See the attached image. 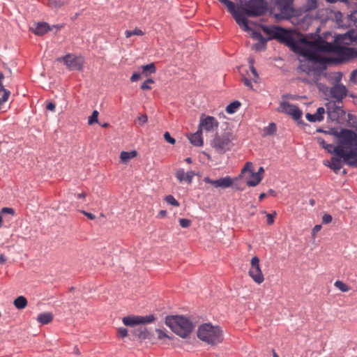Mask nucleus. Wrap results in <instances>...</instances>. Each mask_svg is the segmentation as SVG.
<instances>
[{
	"mask_svg": "<svg viewBox=\"0 0 357 357\" xmlns=\"http://www.w3.org/2000/svg\"><path fill=\"white\" fill-rule=\"evenodd\" d=\"M224 4L232 15L237 24L243 31H249L247 17H259L266 13L267 3L265 0H239L240 6H236L230 0H218ZM294 0H274L271 13L277 20H289L294 15L293 7Z\"/></svg>",
	"mask_w": 357,
	"mask_h": 357,
	"instance_id": "nucleus-1",
	"label": "nucleus"
},
{
	"mask_svg": "<svg viewBox=\"0 0 357 357\" xmlns=\"http://www.w3.org/2000/svg\"><path fill=\"white\" fill-rule=\"evenodd\" d=\"M294 47L298 54L314 63L324 61L321 53H331L333 55L328 58V61L336 64L357 58V50L355 48L328 43L320 38L314 40L301 38Z\"/></svg>",
	"mask_w": 357,
	"mask_h": 357,
	"instance_id": "nucleus-2",
	"label": "nucleus"
},
{
	"mask_svg": "<svg viewBox=\"0 0 357 357\" xmlns=\"http://www.w3.org/2000/svg\"><path fill=\"white\" fill-rule=\"evenodd\" d=\"M333 151L347 165L357 168V134L351 130H343Z\"/></svg>",
	"mask_w": 357,
	"mask_h": 357,
	"instance_id": "nucleus-3",
	"label": "nucleus"
},
{
	"mask_svg": "<svg viewBox=\"0 0 357 357\" xmlns=\"http://www.w3.org/2000/svg\"><path fill=\"white\" fill-rule=\"evenodd\" d=\"M197 337L202 342L215 346L224 340L223 331L219 326H214L211 323H205L198 327Z\"/></svg>",
	"mask_w": 357,
	"mask_h": 357,
	"instance_id": "nucleus-4",
	"label": "nucleus"
},
{
	"mask_svg": "<svg viewBox=\"0 0 357 357\" xmlns=\"http://www.w3.org/2000/svg\"><path fill=\"white\" fill-rule=\"evenodd\" d=\"M165 324L183 338L188 337L194 328L192 323L188 318L180 315L167 316Z\"/></svg>",
	"mask_w": 357,
	"mask_h": 357,
	"instance_id": "nucleus-5",
	"label": "nucleus"
},
{
	"mask_svg": "<svg viewBox=\"0 0 357 357\" xmlns=\"http://www.w3.org/2000/svg\"><path fill=\"white\" fill-rule=\"evenodd\" d=\"M262 30L268 36L267 40L277 39L281 43H285L288 45L291 46L293 50L297 53L294 46L298 43L300 40L298 41L294 40L291 33L287 29L277 26L272 27L262 26Z\"/></svg>",
	"mask_w": 357,
	"mask_h": 357,
	"instance_id": "nucleus-6",
	"label": "nucleus"
},
{
	"mask_svg": "<svg viewBox=\"0 0 357 357\" xmlns=\"http://www.w3.org/2000/svg\"><path fill=\"white\" fill-rule=\"evenodd\" d=\"M234 139L233 132L226 130L220 135L217 133L211 141V145L217 153L223 154L231 149Z\"/></svg>",
	"mask_w": 357,
	"mask_h": 357,
	"instance_id": "nucleus-7",
	"label": "nucleus"
},
{
	"mask_svg": "<svg viewBox=\"0 0 357 357\" xmlns=\"http://www.w3.org/2000/svg\"><path fill=\"white\" fill-rule=\"evenodd\" d=\"M57 61H63L69 70L82 71L84 64V59L83 56H77L70 53L57 58Z\"/></svg>",
	"mask_w": 357,
	"mask_h": 357,
	"instance_id": "nucleus-8",
	"label": "nucleus"
},
{
	"mask_svg": "<svg viewBox=\"0 0 357 357\" xmlns=\"http://www.w3.org/2000/svg\"><path fill=\"white\" fill-rule=\"evenodd\" d=\"M335 83L330 88L329 96L334 103L342 104L343 100L348 95V89L344 84L340 83V80H335Z\"/></svg>",
	"mask_w": 357,
	"mask_h": 357,
	"instance_id": "nucleus-9",
	"label": "nucleus"
},
{
	"mask_svg": "<svg viewBox=\"0 0 357 357\" xmlns=\"http://www.w3.org/2000/svg\"><path fill=\"white\" fill-rule=\"evenodd\" d=\"M248 275L258 284L264 281V276L260 266V260L257 256H254L251 259Z\"/></svg>",
	"mask_w": 357,
	"mask_h": 357,
	"instance_id": "nucleus-10",
	"label": "nucleus"
},
{
	"mask_svg": "<svg viewBox=\"0 0 357 357\" xmlns=\"http://www.w3.org/2000/svg\"><path fill=\"white\" fill-rule=\"evenodd\" d=\"M155 320L154 314L146 316H128L123 318L122 321L124 325L128 326H134L139 324H147L153 322Z\"/></svg>",
	"mask_w": 357,
	"mask_h": 357,
	"instance_id": "nucleus-11",
	"label": "nucleus"
},
{
	"mask_svg": "<svg viewBox=\"0 0 357 357\" xmlns=\"http://www.w3.org/2000/svg\"><path fill=\"white\" fill-rule=\"evenodd\" d=\"M219 126L218 121L212 116H206L202 114L200 117L199 129L202 131V129L207 132H211L218 128Z\"/></svg>",
	"mask_w": 357,
	"mask_h": 357,
	"instance_id": "nucleus-12",
	"label": "nucleus"
},
{
	"mask_svg": "<svg viewBox=\"0 0 357 357\" xmlns=\"http://www.w3.org/2000/svg\"><path fill=\"white\" fill-rule=\"evenodd\" d=\"M280 111L290 115L294 119L298 120L302 116V111L295 105L288 102H282L280 105Z\"/></svg>",
	"mask_w": 357,
	"mask_h": 357,
	"instance_id": "nucleus-13",
	"label": "nucleus"
},
{
	"mask_svg": "<svg viewBox=\"0 0 357 357\" xmlns=\"http://www.w3.org/2000/svg\"><path fill=\"white\" fill-rule=\"evenodd\" d=\"M203 181L206 183L211 184L215 188H227L231 186L233 183L232 178L229 176L220 178V179L218 180H212L209 177L206 176L204 178Z\"/></svg>",
	"mask_w": 357,
	"mask_h": 357,
	"instance_id": "nucleus-14",
	"label": "nucleus"
},
{
	"mask_svg": "<svg viewBox=\"0 0 357 357\" xmlns=\"http://www.w3.org/2000/svg\"><path fill=\"white\" fill-rule=\"evenodd\" d=\"M252 31L251 37L253 39L258 40V43H255L253 45V49L256 51L264 50L266 47L267 39L265 38L260 32L252 30L250 28V30L248 31Z\"/></svg>",
	"mask_w": 357,
	"mask_h": 357,
	"instance_id": "nucleus-15",
	"label": "nucleus"
},
{
	"mask_svg": "<svg viewBox=\"0 0 357 357\" xmlns=\"http://www.w3.org/2000/svg\"><path fill=\"white\" fill-rule=\"evenodd\" d=\"M52 30V27L47 22H41L34 24V27L30 28V31L36 36H43Z\"/></svg>",
	"mask_w": 357,
	"mask_h": 357,
	"instance_id": "nucleus-16",
	"label": "nucleus"
},
{
	"mask_svg": "<svg viewBox=\"0 0 357 357\" xmlns=\"http://www.w3.org/2000/svg\"><path fill=\"white\" fill-rule=\"evenodd\" d=\"M131 333L140 342L146 340H151L153 336V334L145 327H139L135 328L132 330Z\"/></svg>",
	"mask_w": 357,
	"mask_h": 357,
	"instance_id": "nucleus-17",
	"label": "nucleus"
},
{
	"mask_svg": "<svg viewBox=\"0 0 357 357\" xmlns=\"http://www.w3.org/2000/svg\"><path fill=\"white\" fill-rule=\"evenodd\" d=\"M195 175V173L193 171L185 172L184 169L181 168L178 169L175 173V176L180 183L185 181L188 184L192 183Z\"/></svg>",
	"mask_w": 357,
	"mask_h": 357,
	"instance_id": "nucleus-18",
	"label": "nucleus"
},
{
	"mask_svg": "<svg viewBox=\"0 0 357 357\" xmlns=\"http://www.w3.org/2000/svg\"><path fill=\"white\" fill-rule=\"evenodd\" d=\"M4 77L3 73L0 72V109H1L2 105L8 100L10 96V91L5 89L3 84Z\"/></svg>",
	"mask_w": 357,
	"mask_h": 357,
	"instance_id": "nucleus-19",
	"label": "nucleus"
},
{
	"mask_svg": "<svg viewBox=\"0 0 357 357\" xmlns=\"http://www.w3.org/2000/svg\"><path fill=\"white\" fill-rule=\"evenodd\" d=\"M324 113L325 109L322 107H319L317 108L316 113L313 114L307 113L305 117L310 122H320L324 119Z\"/></svg>",
	"mask_w": 357,
	"mask_h": 357,
	"instance_id": "nucleus-20",
	"label": "nucleus"
},
{
	"mask_svg": "<svg viewBox=\"0 0 357 357\" xmlns=\"http://www.w3.org/2000/svg\"><path fill=\"white\" fill-rule=\"evenodd\" d=\"M340 158H336V157H333L331 158V162H330L328 160H324V164L326 167L333 169L335 174H337L339 172V171L341 169V168L342 167V161H341Z\"/></svg>",
	"mask_w": 357,
	"mask_h": 357,
	"instance_id": "nucleus-21",
	"label": "nucleus"
},
{
	"mask_svg": "<svg viewBox=\"0 0 357 357\" xmlns=\"http://www.w3.org/2000/svg\"><path fill=\"white\" fill-rule=\"evenodd\" d=\"M337 103H333L332 106L330 105V103L326 105L327 114L330 119H336L338 117V114L341 110L342 106L336 105Z\"/></svg>",
	"mask_w": 357,
	"mask_h": 357,
	"instance_id": "nucleus-22",
	"label": "nucleus"
},
{
	"mask_svg": "<svg viewBox=\"0 0 357 357\" xmlns=\"http://www.w3.org/2000/svg\"><path fill=\"white\" fill-rule=\"evenodd\" d=\"M202 133V131L198 129L195 133L191 134L190 135L189 140L192 144L196 146H202L203 145Z\"/></svg>",
	"mask_w": 357,
	"mask_h": 357,
	"instance_id": "nucleus-23",
	"label": "nucleus"
},
{
	"mask_svg": "<svg viewBox=\"0 0 357 357\" xmlns=\"http://www.w3.org/2000/svg\"><path fill=\"white\" fill-rule=\"evenodd\" d=\"M341 43L345 45H349L351 42L357 41V33L354 31H349L345 34L340 36Z\"/></svg>",
	"mask_w": 357,
	"mask_h": 357,
	"instance_id": "nucleus-24",
	"label": "nucleus"
},
{
	"mask_svg": "<svg viewBox=\"0 0 357 357\" xmlns=\"http://www.w3.org/2000/svg\"><path fill=\"white\" fill-rule=\"evenodd\" d=\"M53 320V315L51 312H45L39 314L37 321L41 324H48Z\"/></svg>",
	"mask_w": 357,
	"mask_h": 357,
	"instance_id": "nucleus-25",
	"label": "nucleus"
},
{
	"mask_svg": "<svg viewBox=\"0 0 357 357\" xmlns=\"http://www.w3.org/2000/svg\"><path fill=\"white\" fill-rule=\"evenodd\" d=\"M13 304L17 309L22 310L27 306L28 301L24 296H20L14 300Z\"/></svg>",
	"mask_w": 357,
	"mask_h": 357,
	"instance_id": "nucleus-26",
	"label": "nucleus"
},
{
	"mask_svg": "<svg viewBox=\"0 0 357 357\" xmlns=\"http://www.w3.org/2000/svg\"><path fill=\"white\" fill-rule=\"evenodd\" d=\"M137 155V152L136 151H122L120 155V158L121 162L126 163L130 159L136 157Z\"/></svg>",
	"mask_w": 357,
	"mask_h": 357,
	"instance_id": "nucleus-27",
	"label": "nucleus"
},
{
	"mask_svg": "<svg viewBox=\"0 0 357 357\" xmlns=\"http://www.w3.org/2000/svg\"><path fill=\"white\" fill-rule=\"evenodd\" d=\"M262 178L263 176L259 175V174H255V172H252L251 174V179L247 181V185L252 187L256 186L261 182Z\"/></svg>",
	"mask_w": 357,
	"mask_h": 357,
	"instance_id": "nucleus-28",
	"label": "nucleus"
},
{
	"mask_svg": "<svg viewBox=\"0 0 357 357\" xmlns=\"http://www.w3.org/2000/svg\"><path fill=\"white\" fill-rule=\"evenodd\" d=\"M277 131V126L275 123H270L268 126L264 128L263 135L270 136L275 134Z\"/></svg>",
	"mask_w": 357,
	"mask_h": 357,
	"instance_id": "nucleus-29",
	"label": "nucleus"
},
{
	"mask_svg": "<svg viewBox=\"0 0 357 357\" xmlns=\"http://www.w3.org/2000/svg\"><path fill=\"white\" fill-rule=\"evenodd\" d=\"M241 103L238 100H235L229 104L226 107V112L227 114H231L235 113L237 109L241 107Z\"/></svg>",
	"mask_w": 357,
	"mask_h": 357,
	"instance_id": "nucleus-30",
	"label": "nucleus"
},
{
	"mask_svg": "<svg viewBox=\"0 0 357 357\" xmlns=\"http://www.w3.org/2000/svg\"><path fill=\"white\" fill-rule=\"evenodd\" d=\"M142 73H145V74H147V73L152 74V73H155L156 71V68H155V64L153 63H151L149 64L142 66Z\"/></svg>",
	"mask_w": 357,
	"mask_h": 357,
	"instance_id": "nucleus-31",
	"label": "nucleus"
},
{
	"mask_svg": "<svg viewBox=\"0 0 357 357\" xmlns=\"http://www.w3.org/2000/svg\"><path fill=\"white\" fill-rule=\"evenodd\" d=\"M144 32L138 28H135L133 31L126 30L125 31V36L126 38H130L132 36H143Z\"/></svg>",
	"mask_w": 357,
	"mask_h": 357,
	"instance_id": "nucleus-32",
	"label": "nucleus"
},
{
	"mask_svg": "<svg viewBox=\"0 0 357 357\" xmlns=\"http://www.w3.org/2000/svg\"><path fill=\"white\" fill-rule=\"evenodd\" d=\"M334 285H335V287H337L342 292H347L350 289V288L348 287V285L346 284L344 282H343L341 280H337L335 282Z\"/></svg>",
	"mask_w": 357,
	"mask_h": 357,
	"instance_id": "nucleus-33",
	"label": "nucleus"
},
{
	"mask_svg": "<svg viewBox=\"0 0 357 357\" xmlns=\"http://www.w3.org/2000/svg\"><path fill=\"white\" fill-rule=\"evenodd\" d=\"M165 200L166 202L172 206L178 207L180 206L179 202L174 198L172 195H169L165 197Z\"/></svg>",
	"mask_w": 357,
	"mask_h": 357,
	"instance_id": "nucleus-34",
	"label": "nucleus"
},
{
	"mask_svg": "<svg viewBox=\"0 0 357 357\" xmlns=\"http://www.w3.org/2000/svg\"><path fill=\"white\" fill-rule=\"evenodd\" d=\"M98 112L97 110H94L92 112V114L89 116L88 123L89 125H92L93 123H98Z\"/></svg>",
	"mask_w": 357,
	"mask_h": 357,
	"instance_id": "nucleus-35",
	"label": "nucleus"
},
{
	"mask_svg": "<svg viewBox=\"0 0 357 357\" xmlns=\"http://www.w3.org/2000/svg\"><path fill=\"white\" fill-rule=\"evenodd\" d=\"M262 213H265L266 215L267 224L268 225H271L274 223L275 218L277 215V213L275 211H273V213H267L266 211H262Z\"/></svg>",
	"mask_w": 357,
	"mask_h": 357,
	"instance_id": "nucleus-36",
	"label": "nucleus"
},
{
	"mask_svg": "<svg viewBox=\"0 0 357 357\" xmlns=\"http://www.w3.org/2000/svg\"><path fill=\"white\" fill-rule=\"evenodd\" d=\"M155 332L158 333V338L159 340L169 339L171 340L172 337L168 335L165 331L162 329L157 328L155 329Z\"/></svg>",
	"mask_w": 357,
	"mask_h": 357,
	"instance_id": "nucleus-37",
	"label": "nucleus"
},
{
	"mask_svg": "<svg viewBox=\"0 0 357 357\" xmlns=\"http://www.w3.org/2000/svg\"><path fill=\"white\" fill-rule=\"evenodd\" d=\"M153 83H154V80L152 78H149V79H146V81H144L142 84L141 89L142 90H150V89H151L150 84H153Z\"/></svg>",
	"mask_w": 357,
	"mask_h": 357,
	"instance_id": "nucleus-38",
	"label": "nucleus"
},
{
	"mask_svg": "<svg viewBox=\"0 0 357 357\" xmlns=\"http://www.w3.org/2000/svg\"><path fill=\"white\" fill-rule=\"evenodd\" d=\"M128 331L127 328L123 327H120L117 329V336L120 338H124L127 337Z\"/></svg>",
	"mask_w": 357,
	"mask_h": 357,
	"instance_id": "nucleus-39",
	"label": "nucleus"
},
{
	"mask_svg": "<svg viewBox=\"0 0 357 357\" xmlns=\"http://www.w3.org/2000/svg\"><path fill=\"white\" fill-rule=\"evenodd\" d=\"M191 220L186 218L179 219V225L182 228H188L191 225Z\"/></svg>",
	"mask_w": 357,
	"mask_h": 357,
	"instance_id": "nucleus-40",
	"label": "nucleus"
},
{
	"mask_svg": "<svg viewBox=\"0 0 357 357\" xmlns=\"http://www.w3.org/2000/svg\"><path fill=\"white\" fill-rule=\"evenodd\" d=\"M247 172H250L251 174L254 172L252 169V163L250 162H248L245 163V166L241 170V174H243Z\"/></svg>",
	"mask_w": 357,
	"mask_h": 357,
	"instance_id": "nucleus-41",
	"label": "nucleus"
},
{
	"mask_svg": "<svg viewBox=\"0 0 357 357\" xmlns=\"http://www.w3.org/2000/svg\"><path fill=\"white\" fill-rule=\"evenodd\" d=\"M250 70L252 73V75H250L251 79H254V81L256 82L255 79H257L258 77V74H257V70L255 69V68L253 66V63L251 62H250Z\"/></svg>",
	"mask_w": 357,
	"mask_h": 357,
	"instance_id": "nucleus-42",
	"label": "nucleus"
},
{
	"mask_svg": "<svg viewBox=\"0 0 357 357\" xmlns=\"http://www.w3.org/2000/svg\"><path fill=\"white\" fill-rule=\"evenodd\" d=\"M250 70L252 73V75H250L251 79H254V81L256 82L255 79H257L258 77V74H257V70L255 69V68L253 66V63L251 62H250Z\"/></svg>",
	"mask_w": 357,
	"mask_h": 357,
	"instance_id": "nucleus-43",
	"label": "nucleus"
},
{
	"mask_svg": "<svg viewBox=\"0 0 357 357\" xmlns=\"http://www.w3.org/2000/svg\"><path fill=\"white\" fill-rule=\"evenodd\" d=\"M165 139L171 144H174L176 143V139L173 138L169 132H165L164 134Z\"/></svg>",
	"mask_w": 357,
	"mask_h": 357,
	"instance_id": "nucleus-44",
	"label": "nucleus"
},
{
	"mask_svg": "<svg viewBox=\"0 0 357 357\" xmlns=\"http://www.w3.org/2000/svg\"><path fill=\"white\" fill-rule=\"evenodd\" d=\"M242 82H243L245 86H248L249 89H252L251 80L243 75H242Z\"/></svg>",
	"mask_w": 357,
	"mask_h": 357,
	"instance_id": "nucleus-45",
	"label": "nucleus"
},
{
	"mask_svg": "<svg viewBox=\"0 0 357 357\" xmlns=\"http://www.w3.org/2000/svg\"><path fill=\"white\" fill-rule=\"evenodd\" d=\"M1 214L8 213V214H10V215H14V214H15V210H14L13 208L3 207V208H1Z\"/></svg>",
	"mask_w": 357,
	"mask_h": 357,
	"instance_id": "nucleus-46",
	"label": "nucleus"
},
{
	"mask_svg": "<svg viewBox=\"0 0 357 357\" xmlns=\"http://www.w3.org/2000/svg\"><path fill=\"white\" fill-rule=\"evenodd\" d=\"M332 220H333V218H332L331 215L328 214V213L324 214L322 217V222L324 224H328V223L331 222Z\"/></svg>",
	"mask_w": 357,
	"mask_h": 357,
	"instance_id": "nucleus-47",
	"label": "nucleus"
},
{
	"mask_svg": "<svg viewBox=\"0 0 357 357\" xmlns=\"http://www.w3.org/2000/svg\"><path fill=\"white\" fill-rule=\"evenodd\" d=\"M138 121L141 125H144L148 121V116L146 114H142L138 117Z\"/></svg>",
	"mask_w": 357,
	"mask_h": 357,
	"instance_id": "nucleus-48",
	"label": "nucleus"
},
{
	"mask_svg": "<svg viewBox=\"0 0 357 357\" xmlns=\"http://www.w3.org/2000/svg\"><path fill=\"white\" fill-rule=\"evenodd\" d=\"M80 212L86 216L89 220H94L96 218V215L91 213L83 210L80 211Z\"/></svg>",
	"mask_w": 357,
	"mask_h": 357,
	"instance_id": "nucleus-49",
	"label": "nucleus"
},
{
	"mask_svg": "<svg viewBox=\"0 0 357 357\" xmlns=\"http://www.w3.org/2000/svg\"><path fill=\"white\" fill-rule=\"evenodd\" d=\"M141 78L140 74L137 73H135L130 77V81L134 82L138 81Z\"/></svg>",
	"mask_w": 357,
	"mask_h": 357,
	"instance_id": "nucleus-50",
	"label": "nucleus"
},
{
	"mask_svg": "<svg viewBox=\"0 0 357 357\" xmlns=\"http://www.w3.org/2000/svg\"><path fill=\"white\" fill-rule=\"evenodd\" d=\"M317 142L318 144L323 148L325 149L327 143L325 142V140L321 137H317Z\"/></svg>",
	"mask_w": 357,
	"mask_h": 357,
	"instance_id": "nucleus-51",
	"label": "nucleus"
},
{
	"mask_svg": "<svg viewBox=\"0 0 357 357\" xmlns=\"http://www.w3.org/2000/svg\"><path fill=\"white\" fill-rule=\"evenodd\" d=\"M46 109L47 110H50V111H52V112H54V110H55V104L52 102H48L47 106H46Z\"/></svg>",
	"mask_w": 357,
	"mask_h": 357,
	"instance_id": "nucleus-52",
	"label": "nucleus"
},
{
	"mask_svg": "<svg viewBox=\"0 0 357 357\" xmlns=\"http://www.w3.org/2000/svg\"><path fill=\"white\" fill-rule=\"evenodd\" d=\"M167 212L165 210H161L158 212L157 215V218H163L167 216Z\"/></svg>",
	"mask_w": 357,
	"mask_h": 357,
	"instance_id": "nucleus-53",
	"label": "nucleus"
},
{
	"mask_svg": "<svg viewBox=\"0 0 357 357\" xmlns=\"http://www.w3.org/2000/svg\"><path fill=\"white\" fill-rule=\"evenodd\" d=\"M334 148L332 144H327L325 149L328 153H334Z\"/></svg>",
	"mask_w": 357,
	"mask_h": 357,
	"instance_id": "nucleus-54",
	"label": "nucleus"
},
{
	"mask_svg": "<svg viewBox=\"0 0 357 357\" xmlns=\"http://www.w3.org/2000/svg\"><path fill=\"white\" fill-rule=\"evenodd\" d=\"M321 229V225H317L314 227V228L312 229V234L313 235H315L317 232L319 231Z\"/></svg>",
	"mask_w": 357,
	"mask_h": 357,
	"instance_id": "nucleus-55",
	"label": "nucleus"
},
{
	"mask_svg": "<svg viewBox=\"0 0 357 357\" xmlns=\"http://www.w3.org/2000/svg\"><path fill=\"white\" fill-rule=\"evenodd\" d=\"M311 3L310 6L309 7L308 10L315 8L317 6V1L316 0H309Z\"/></svg>",
	"mask_w": 357,
	"mask_h": 357,
	"instance_id": "nucleus-56",
	"label": "nucleus"
},
{
	"mask_svg": "<svg viewBox=\"0 0 357 357\" xmlns=\"http://www.w3.org/2000/svg\"><path fill=\"white\" fill-rule=\"evenodd\" d=\"M52 29V28H55L57 30H60L62 28L64 27V24H55V25H53L52 26H51Z\"/></svg>",
	"mask_w": 357,
	"mask_h": 357,
	"instance_id": "nucleus-57",
	"label": "nucleus"
},
{
	"mask_svg": "<svg viewBox=\"0 0 357 357\" xmlns=\"http://www.w3.org/2000/svg\"><path fill=\"white\" fill-rule=\"evenodd\" d=\"M86 197V192H82V193H79V194H78V195H77V197L78 199H84V198H85Z\"/></svg>",
	"mask_w": 357,
	"mask_h": 357,
	"instance_id": "nucleus-58",
	"label": "nucleus"
},
{
	"mask_svg": "<svg viewBox=\"0 0 357 357\" xmlns=\"http://www.w3.org/2000/svg\"><path fill=\"white\" fill-rule=\"evenodd\" d=\"M268 194L269 195L273 196V197L276 196V192L274 190H273V189H269L268 191Z\"/></svg>",
	"mask_w": 357,
	"mask_h": 357,
	"instance_id": "nucleus-59",
	"label": "nucleus"
},
{
	"mask_svg": "<svg viewBox=\"0 0 357 357\" xmlns=\"http://www.w3.org/2000/svg\"><path fill=\"white\" fill-rule=\"evenodd\" d=\"M266 197V194L264 192H262L260 194L259 197V201L261 202L265 197Z\"/></svg>",
	"mask_w": 357,
	"mask_h": 357,
	"instance_id": "nucleus-60",
	"label": "nucleus"
},
{
	"mask_svg": "<svg viewBox=\"0 0 357 357\" xmlns=\"http://www.w3.org/2000/svg\"><path fill=\"white\" fill-rule=\"evenodd\" d=\"M73 349H74V353L75 354L80 355L81 353H80V351H79V349L77 346H75Z\"/></svg>",
	"mask_w": 357,
	"mask_h": 357,
	"instance_id": "nucleus-61",
	"label": "nucleus"
},
{
	"mask_svg": "<svg viewBox=\"0 0 357 357\" xmlns=\"http://www.w3.org/2000/svg\"><path fill=\"white\" fill-rule=\"evenodd\" d=\"M264 172V169L262 167H260L258 172L256 174H259V175L262 176V174Z\"/></svg>",
	"mask_w": 357,
	"mask_h": 357,
	"instance_id": "nucleus-62",
	"label": "nucleus"
},
{
	"mask_svg": "<svg viewBox=\"0 0 357 357\" xmlns=\"http://www.w3.org/2000/svg\"><path fill=\"white\" fill-rule=\"evenodd\" d=\"M6 258L3 255H1L0 256V263L3 264L6 261Z\"/></svg>",
	"mask_w": 357,
	"mask_h": 357,
	"instance_id": "nucleus-63",
	"label": "nucleus"
},
{
	"mask_svg": "<svg viewBox=\"0 0 357 357\" xmlns=\"http://www.w3.org/2000/svg\"><path fill=\"white\" fill-rule=\"evenodd\" d=\"M272 354H273V357H280L279 355L275 351V349H272Z\"/></svg>",
	"mask_w": 357,
	"mask_h": 357,
	"instance_id": "nucleus-64",
	"label": "nucleus"
}]
</instances>
